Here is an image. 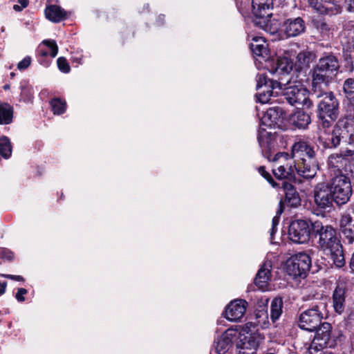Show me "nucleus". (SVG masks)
<instances>
[{"label":"nucleus","mask_w":354,"mask_h":354,"mask_svg":"<svg viewBox=\"0 0 354 354\" xmlns=\"http://www.w3.org/2000/svg\"><path fill=\"white\" fill-rule=\"evenodd\" d=\"M312 89V95L317 100L315 113L318 127L321 129L330 128L339 117V101L332 91H324L313 87Z\"/></svg>","instance_id":"1"},{"label":"nucleus","mask_w":354,"mask_h":354,"mask_svg":"<svg viewBox=\"0 0 354 354\" xmlns=\"http://www.w3.org/2000/svg\"><path fill=\"white\" fill-rule=\"evenodd\" d=\"M318 136L319 144L325 149L337 148L342 142L354 145V127L347 119H339L331 130L322 129Z\"/></svg>","instance_id":"2"},{"label":"nucleus","mask_w":354,"mask_h":354,"mask_svg":"<svg viewBox=\"0 0 354 354\" xmlns=\"http://www.w3.org/2000/svg\"><path fill=\"white\" fill-rule=\"evenodd\" d=\"M340 68L337 56L331 52H324L312 69V87L319 88L321 84L328 85Z\"/></svg>","instance_id":"3"},{"label":"nucleus","mask_w":354,"mask_h":354,"mask_svg":"<svg viewBox=\"0 0 354 354\" xmlns=\"http://www.w3.org/2000/svg\"><path fill=\"white\" fill-rule=\"evenodd\" d=\"M310 226V239L317 240L320 250L340 237L337 227L327 221L319 219L312 220Z\"/></svg>","instance_id":"4"},{"label":"nucleus","mask_w":354,"mask_h":354,"mask_svg":"<svg viewBox=\"0 0 354 354\" xmlns=\"http://www.w3.org/2000/svg\"><path fill=\"white\" fill-rule=\"evenodd\" d=\"M312 266L310 257L306 252H299L289 257L285 263V270L294 279H305Z\"/></svg>","instance_id":"5"},{"label":"nucleus","mask_w":354,"mask_h":354,"mask_svg":"<svg viewBox=\"0 0 354 354\" xmlns=\"http://www.w3.org/2000/svg\"><path fill=\"white\" fill-rule=\"evenodd\" d=\"M263 67L274 75H286L292 71H295L294 58L292 54L286 51L282 55H277L276 53L271 55L265 61Z\"/></svg>","instance_id":"6"},{"label":"nucleus","mask_w":354,"mask_h":354,"mask_svg":"<svg viewBox=\"0 0 354 354\" xmlns=\"http://www.w3.org/2000/svg\"><path fill=\"white\" fill-rule=\"evenodd\" d=\"M249 325L255 328L257 326L252 322L245 324V328L236 335V348L239 349V354H255L260 343L264 339L259 333H252Z\"/></svg>","instance_id":"7"},{"label":"nucleus","mask_w":354,"mask_h":354,"mask_svg":"<svg viewBox=\"0 0 354 354\" xmlns=\"http://www.w3.org/2000/svg\"><path fill=\"white\" fill-rule=\"evenodd\" d=\"M328 184L337 206L345 205L350 201L353 189L349 176L336 174Z\"/></svg>","instance_id":"8"},{"label":"nucleus","mask_w":354,"mask_h":354,"mask_svg":"<svg viewBox=\"0 0 354 354\" xmlns=\"http://www.w3.org/2000/svg\"><path fill=\"white\" fill-rule=\"evenodd\" d=\"M293 160L294 167L299 176L306 179L313 178L317 174L318 161L317 153L308 156V153L301 152L290 153Z\"/></svg>","instance_id":"9"},{"label":"nucleus","mask_w":354,"mask_h":354,"mask_svg":"<svg viewBox=\"0 0 354 354\" xmlns=\"http://www.w3.org/2000/svg\"><path fill=\"white\" fill-rule=\"evenodd\" d=\"M286 117V113L281 107H271L266 111L261 120L260 129L257 134V140L260 145L263 142V137L268 134L266 129L263 127H266L270 129L279 127Z\"/></svg>","instance_id":"10"},{"label":"nucleus","mask_w":354,"mask_h":354,"mask_svg":"<svg viewBox=\"0 0 354 354\" xmlns=\"http://www.w3.org/2000/svg\"><path fill=\"white\" fill-rule=\"evenodd\" d=\"M322 319L323 314L319 306L313 305L300 313L297 324L301 330L314 332L321 325Z\"/></svg>","instance_id":"11"},{"label":"nucleus","mask_w":354,"mask_h":354,"mask_svg":"<svg viewBox=\"0 0 354 354\" xmlns=\"http://www.w3.org/2000/svg\"><path fill=\"white\" fill-rule=\"evenodd\" d=\"M256 94L258 102L266 104L271 103L273 90L280 86L281 83L277 80L269 78L265 73H259L256 77Z\"/></svg>","instance_id":"12"},{"label":"nucleus","mask_w":354,"mask_h":354,"mask_svg":"<svg viewBox=\"0 0 354 354\" xmlns=\"http://www.w3.org/2000/svg\"><path fill=\"white\" fill-rule=\"evenodd\" d=\"M312 220L297 219L292 221L288 227V238L295 243H306L310 239Z\"/></svg>","instance_id":"13"},{"label":"nucleus","mask_w":354,"mask_h":354,"mask_svg":"<svg viewBox=\"0 0 354 354\" xmlns=\"http://www.w3.org/2000/svg\"><path fill=\"white\" fill-rule=\"evenodd\" d=\"M282 96L292 106L301 104L307 107L312 106V102L308 97V91L302 84L286 87L282 92Z\"/></svg>","instance_id":"14"},{"label":"nucleus","mask_w":354,"mask_h":354,"mask_svg":"<svg viewBox=\"0 0 354 354\" xmlns=\"http://www.w3.org/2000/svg\"><path fill=\"white\" fill-rule=\"evenodd\" d=\"M280 189H283L284 198L280 200L276 214L281 215L286 205L290 207L301 205V199L294 183H281Z\"/></svg>","instance_id":"15"},{"label":"nucleus","mask_w":354,"mask_h":354,"mask_svg":"<svg viewBox=\"0 0 354 354\" xmlns=\"http://www.w3.org/2000/svg\"><path fill=\"white\" fill-rule=\"evenodd\" d=\"M306 21L300 16L286 15L282 21L281 32L286 38L296 37L305 33Z\"/></svg>","instance_id":"16"},{"label":"nucleus","mask_w":354,"mask_h":354,"mask_svg":"<svg viewBox=\"0 0 354 354\" xmlns=\"http://www.w3.org/2000/svg\"><path fill=\"white\" fill-rule=\"evenodd\" d=\"M313 197L317 207L324 211L330 209L333 207V203H335L328 183L317 184L313 191Z\"/></svg>","instance_id":"17"},{"label":"nucleus","mask_w":354,"mask_h":354,"mask_svg":"<svg viewBox=\"0 0 354 354\" xmlns=\"http://www.w3.org/2000/svg\"><path fill=\"white\" fill-rule=\"evenodd\" d=\"M273 0H252V22L254 26H265L266 17H271Z\"/></svg>","instance_id":"18"},{"label":"nucleus","mask_w":354,"mask_h":354,"mask_svg":"<svg viewBox=\"0 0 354 354\" xmlns=\"http://www.w3.org/2000/svg\"><path fill=\"white\" fill-rule=\"evenodd\" d=\"M332 325L328 322H322L321 325L314 331L315 335L311 346H314L316 351H319L326 347H334L335 342L331 341Z\"/></svg>","instance_id":"19"},{"label":"nucleus","mask_w":354,"mask_h":354,"mask_svg":"<svg viewBox=\"0 0 354 354\" xmlns=\"http://www.w3.org/2000/svg\"><path fill=\"white\" fill-rule=\"evenodd\" d=\"M309 6L317 13L333 17L342 12V6L338 0H308Z\"/></svg>","instance_id":"20"},{"label":"nucleus","mask_w":354,"mask_h":354,"mask_svg":"<svg viewBox=\"0 0 354 354\" xmlns=\"http://www.w3.org/2000/svg\"><path fill=\"white\" fill-rule=\"evenodd\" d=\"M348 288L345 283H337L332 292L330 298L334 312L342 315L346 308V298L348 295Z\"/></svg>","instance_id":"21"},{"label":"nucleus","mask_w":354,"mask_h":354,"mask_svg":"<svg viewBox=\"0 0 354 354\" xmlns=\"http://www.w3.org/2000/svg\"><path fill=\"white\" fill-rule=\"evenodd\" d=\"M272 174L277 181V184H279V189H280L281 183H294L295 184H299L302 182L300 179L301 176H299L294 167V165H281L277 169H272Z\"/></svg>","instance_id":"22"},{"label":"nucleus","mask_w":354,"mask_h":354,"mask_svg":"<svg viewBox=\"0 0 354 354\" xmlns=\"http://www.w3.org/2000/svg\"><path fill=\"white\" fill-rule=\"evenodd\" d=\"M248 306V304L245 299H234L225 307L223 315L230 322L240 321L245 314Z\"/></svg>","instance_id":"23"},{"label":"nucleus","mask_w":354,"mask_h":354,"mask_svg":"<svg viewBox=\"0 0 354 354\" xmlns=\"http://www.w3.org/2000/svg\"><path fill=\"white\" fill-rule=\"evenodd\" d=\"M322 250L330 252V259L335 268L340 269L346 266L344 249L341 243L340 237L322 249Z\"/></svg>","instance_id":"24"},{"label":"nucleus","mask_w":354,"mask_h":354,"mask_svg":"<svg viewBox=\"0 0 354 354\" xmlns=\"http://www.w3.org/2000/svg\"><path fill=\"white\" fill-rule=\"evenodd\" d=\"M328 165L329 168L334 169V171H337L338 174L348 176L349 174L353 173V165L350 159L338 153H333L329 156Z\"/></svg>","instance_id":"25"},{"label":"nucleus","mask_w":354,"mask_h":354,"mask_svg":"<svg viewBox=\"0 0 354 354\" xmlns=\"http://www.w3.org/2000/svg\"><path fill=\"white\" fill-rule=\"evenodd\" d=\"M237 331L229 328L222 335L214 342L215 354H226L232 346Z\"/></svg>","instance_id":"26"},{"label":"nucleus","mask_w":354,"mask_h":354,"mask_svg":"<svg viewBox=\"0 0 354 354\" xmlns=\"http://www.w3.org/2000/svg\"><path fill=\"white\" fill-rule=\"evenodd\" d=\"M339 227L345 243L353 244L354 243V217L348 213L342 214Z\"/></svg>","instance_id":"27"},{"label":"nucleus","mask_w":354,"mask_h":354,"mask_svg":"<svg viewBox=\"0 0 354 354\" xmlns=\"http://www.w3.org/2000/svg\"><path fill=\"white\" fill-rule=\"evenodd\" d=\"M288 121L295 128L306 129L311 122V118L304 109H299L288 115Z\"/></svg>","instance_id":"28"},{"label":"nucleus","mask_w":354,"mask_h":354,"mask_svg":"<svg viewBox=\"0 0 354 354\" xmlns=\"http://www.w3.org/2000/svg\"><path fill=\"white\" fill-rule=\"evenodd\" d=\"M252 42L250 44V48L253 55L261 57L262 60L265 61L271 57L270 51L268 48V44L266 40L262 37H254L252 39Z\"/></svg>","instance_id":"29"},{"label":"nucleus","mask_w":354,"mask_h":354,"mask_svg":"<svg viewBox=\"0 0 354 354\" xmlns=\"http://www.w3.org/2000/svg\"><path fill=\"white\" fill-rule=\"evenodd\" d=\"M316 59V54L314 51L305 49L300 51L296 56V62H294L295 72L299 73L303 69L310 67L311 63Z\"/></svg>","instance_id":"30"},{"label":"nucleus","mask_w":354,"mask_h":354,"mask_svg":"<svg viewBox=\"0 0 354 354\" xmlns=\"http://www.w3.org/2000/svg\"><path fill=\"white\" fill-rule=\"evenodd\" d=\"M44 15L48 21L55 24L68 18L67 12L61 6L55 4L47 5L44 10Z\"/></svg>","instance_id":"31"},{"label":"nucleus","mask_w":354,"mask_h":354,"mask_svg":"<svg viewBox=\"0 0 354 354\" xmlns=\"http://www.w3.org/2000/svg\"><path fill=\"white\" fill-rule=\"evenodd\" d=\"M316 144L308 138H299L291 147V153L301 152L308 156L316 153Z\"/></svg>","instance_id":"32"},{"label":"nucleus","mask_w":354,"mask_h":354,"mask_svg":"<svg viewBox=\"0 0 354 354\" xmlns=\"http://www.w3.org/2000/svg\"><path fill=\"white\" fill-rule=\"evenodd\" d=\"M58 46L54 39H45L36 50V55L55 57L58 53Z\"/></svg>","instance_id":"33"},{"label":"nucleus","mask_w":354,"mask_h":354,"mask_svg":"<svg viewBox=\"0 0 354 354\" xmlns=\"http://www.w3.org/2000/svg\"><path fill=\"white\" fill-rule=\"evenodd\" d=\"M14 109L8 102L0 103V124H10L13 121Z\"/></svg>","instance_id":"34"},{"label":"nucleus","mask_w":354,"mask_h":354,"mask_svg":"<svg viewBox=\"0 0 354 354\" xmlns=\"http://www.w3.org/2000/svg\"><path fill=\"white\" fill-rule=\"evenodd\" d=\"M312 26L323 36H329L331 33L333 25L328 24L325 18L315 17L311 21Z\"/></svg>","instance_id":"35"},{"label":"nucleus","mask_w":354,"mask_h":354,"mask_svg":"<svg viewBox=\"0 0 354 354\" xmlns=\"http://www.w3.org/2000/svg\"><path fill=\"white\" fill-rule=\"evenodd\" d=\"M270 270L263 265L258 270L254 279V283L259 289L264 290L268 286V281L270 279Z\"/></svg>","instance_id":"36"},{"label":"nucleus","mask_w":354,"mask_h":354,"mask_svg":"<svg viewBox=\"0 0 354 354\" xmlns=\"http://www.w3.org/2000/svg\"><path fill=\"white\" fill-rule=\"evenodd\" d=\"M283 301L281 297H274L270 304V319L273 323L277 322L283 313Z\"/></svg>","instance_id":"37"},{"label":"nucleus","mask_w":354,"mask_h":354,"mask_svg":"<svg viewBox=\"0 0 354 354\" xmlns=\"http://www.w3.org/2000/svg\"><path fill=\"white\" fill-rule=\"evenodd\" d=\"M271 17H266L265 19V26H255L256 27L260 28L267 32H269L270 34H276L279 32H281V25L282 21L279 22L278 20L274 19H271Z\"/></svg>","instance_id":"38"},{"label":"nucleus","mask_w":354,"mask_h":354,"mask_svg":"<svg viewBox=\"0 0 354 354\" xmlns=\"http://www.w3.org/2000/svg\"><path fill=\"white\" fill-rule=\"evenodd\" d=\"M12 145L10 140L6 136L0 137V156L5 159H8L12 156Z\"/></svg>","instance_id":"39"},{"label":"nucleus","mask_w":354,"mask_h":354,"mask_svg":"<svg viewBox=\"0 0 354 354\" xmlns=\"http://www.w3.org/2000/svg\"><path fill=\"white\" fill-rule=\"evenodd\" d=\"M51 111L55 115H62L65 113L66 110V102L65 100L59 97L53 98L50 101Z\"/></svg>","instance_id":"40"},{"label":"nucleus","mask_w":354,"mask_h":354,"mask_svg":"<svg viewBox=\"0 0 354 354\" xmlns=\"http://www.w3.org/2000/svg\"><path fill=\"white\" fill-rule=\"evenodd\" d=\"M345 104L346 113L342 119H347L350 122L353 124L354 121V95L349 96L346 95Z\"/></svg>","instance_id":"41"},{"label":"nucleus","mask_w":354,"mask_h":354,"mask_svg":"<svg viewBox=\"0 0 354 354\" xmlns=\"http://www.w3.org/2000/svg\"><path fill=\"white\" fill-rule=\"evenodd\" d=\"M20 97L21 100L24 102H28L33 98L32 88L28 84L27 82L24 81L20 83Z\"/></svg>","instance_id":"42"},{"label":"nucleus","mask_w":354,"mask_h":354,"mask_svg":"<svg viewBox=\"0 0 354 354\" xmlns=\"http://www.w3.org/2000/svg\"><path fill=\"white\" fill-rule=\"evenodd\" d=\"M343 70L346 73H351L354 71L353 56L351 53L344 52L343 54Z\"/></svg>","instance_id":"43"},{"label":"nucleus","mask_w":354,"mask_h":354,"mask_svg":"<svg viewBox=\"0 0 354 354\" xmlns=\"http://www.w3.org/2000/svg\"><path fill=\"white\" fill-rule=\"evenodd\" d=\"M258 171L273 188L279 189V184H277L275 179L268 171L266 170V167L264 166H260L258 168Z\"/></svg>","instance_id":"44"},{"label":"nucleus","mask_w":354,"mask_h":354,"mask_svg":"<svg viewBox=\"0 0 354 354\" xmlns=\"http://www.w3.org/2000/svg\"><path fill=\"white\" fill-rule=\"evenodd\" d=\"M134 31L127 27L120 32L121 44L124 46L134 37Z\"/></svg>","instance_id":"45"},{"label":"nucleus","mask_w":354,"mask_h":354,"mask_svg":"<svg viewBox=\"0 0 354 354\" xmlns=\"http://www.w3.org/2000/svg\"><path fill=\"white\" fill-rule=\"evenodd\" d=\"M57 65L58 69L63 73H69L71 66L68 60L64 57H59L57 59Z\"/></svg>","instance_id":"46"},{"label":"nucleus","mask_w":354,"mask_h":354,"mask_svg":"<svg viewBox=\"0 0 354 354\" xmlns=\"http://www.w3.org/2000/svg\"><path fill=\"white\" fill-rule=\"evenodd\" d=\"M343 91L346 95H354V78L346 79L343 84Z\"/></svg>","instance_id":"47"},{"label":"nucleus","mask_w":354,"mask_h":354,"mask_svg":"<svg viewBox=\"0 0 354 354\" xmlns=\"http://www.w3.org/2000/svg\"><path fill=\"white\" fill-rule=\"evenodd\" d=\"M84 55L82 52L75 51L71 53V60L73 64H76L75 66H78L83 64Z\"/></svg>","instance_id":"48"},{"label":"nucleus","mask_w":354,"mask_h":354,"mask_svg":"<svg viewBox=\"0 0 354 354\" xmlns=\"http://www.w3.org/2000/svg\"><path fill=\"white\" fill-rule=\"evenodd\" d=\"M0 255L2 259H6V261L10 262L12 261L15 258V253L6 248H4L1 252Z\"/></svg>","instance_id":"49"},{"label":"nucleus","mask_w":354,"mask_h":354,"mask_svg":"<svg viewBox=\"0 0 354 354\" xmlns=\"http://www.w3.org/2000/svg\"><path fill=\"white\" fill-rule=\"evenodd\" d=\"M31 63V57L29 56L25 57L21 62L17 64V68L19 70L26 69Z\"/></svg>","instance_id":"50"},{"label":"nucleus","mask_w":354,"mask_h":354,"mask_svg":"<svg viewBox=\"0 0 354 354\" xmlns=\"http://www.w3.org/2000/svg\"><path fill=\"white\" fill-rule=\"evenodd\" d=\"M36 57L37 62L44 67H48L52 62L53 57H42L36 55Z\"/></svg>","instance_id":"51"},{"label":"nucleus","mask_w":354,"mask_h":354,"mask_svg":"<svg viewBox=\"0 0 354 354\" xmlns=\"http://www.w3.org/2000/svg\"><path fill=\"white\" fill-rule=\"evenodd\" d=\"M28 290L24 288H19L15 295V298L19 302H24L25 301L24 295H26Z\"/></svg>","instance_id":"52"},{"label":"nucleus","mask_w":354,"mask_h":354,"mask_svg":"<svg viewBox=\"0 0 354 354\" xmlns=\"http://www.w3.org/2000/svg\"><path fill=\"white\" fill-rule=\"evenodd\" d=\"M19 4L13 6V9L17 12L21 11L24 8H26L29 3L28 0H17Z\"/></svg>","instance_id":"53"},{"label":"nucleus","mask_w":354,"mask_h":354,"mask_svg":"<svg viewBox=\"0 0 354 354\" xmlns=\"http://www.w3.org/2000/svg\"><path fill=\"white\" fill-rule=\"evenodd\" d=\"M282 157L284 158L285 160H288L290 157V154L286 152H278L274 155L272 159L270 158V156H268V159L270 161L276 162Z\"/></svg>","instance_id":"54"},{"label":"nucleus","mask_w":354,"mask_h":354,"mask_svg":"<svg viewBox=\"0 0 354 354\" xmlns=\"http://www.w3.org/2000/svg\"><path fill=\"white\" fill-rule=\"evenodd\" d=\"M5 278L12 279L17 281H25V279L21 275H13V274H5L3 275Z\"/></svg>","instance_id":"55"},{"label":"nucleus","mask_w":354,"mask_h":354,"mask_svg":"<svg viewBox=\"0 0 354 354\" xmlns=\"http://www.w3.org/2000/svg\"><path fill=\"white\" fill-rule=\"evenodd\" d=\"M345 3L346 5V10L348 12L354 13V0H345Z\"/></svg>","instance_id":"56"},{"label":"nucleus","mask_w":354,"mask_h":354,"mask_svg":"<svg viewBox=\"0 0 354 354\" xmlns=\"http://www.w3.org/2000/svg\"><path fill=\"white\" fill-rule=\"evenodd\" d=\"M339 154L349 159V158L352 157L354 155V149H346L344 151H342Z\"/></svg>","instance_id":"57"},{"label":"nucleus","mask_w":354,"mask_h":354,"mask_svg":"<svg viewBox=\"0 0 354 354\" xmlns=\"http://www.w3.org/2000/svg\"><path fill=\"white\" fill-rule=\"evenodd\" d=\"M165 15L163 14L159 15L156 19V23L159 26L163 25L165 24Z\"/></svg>","instance_id":"58"},{"label":"nucleus","mask_w":354,"mask_h":354,"mask_svg":"<svg viewBox=\"0 0 354 354\" xmlns=\"http://www.w3.org/2000/svg\"><path fill=\"white\" fill-rule=\"evenodd\" d=\"M348 266L351 270V272L354 273V252L352 253L351 257L349 259Z\"/></svg>","instance_id":"59"},{"label":"nucleus","mask_w":354,"mask_h":354,"mask_svg":"<svg viewBox=\"0 0 354 354\" xmlns=\"http://www.w3.org/2000/svg\"><path fill=\"white\" fill-rule=\"evenodd\" d=\"M6 286H7L6 281H3V282L0 281V296H1L2 295H3L5 293Z\"/></svg>","instance_id":"60"},{"label":"nucleus","mask_w":354,"mask_h":354,"mask_svg":"<svg viewBox=\"0 0 354 354\" xmlns=\"http://www.w3.org/2000/svg\"><path fill=\"white\" fill-rule=\"evenodd\" d=\"M279 214H277L275 216L273 217L272 221V226L274 227H277L279 223Z\"/></svg>","instance_id":"61"},{"label":"nucleus","mask_w":354,"mask_h":354,"mask_svg":"<svg viewBox=\"0 0 354 354\" xmlns=\"http://www.w3.org/2000/svg\"><path fill=\"white\" fill-rule=\"evenodd\" d=\"M277 227H274L273 226H272L271 233H270L271 236H273V234L277 232Z\"/></svg>","instance_id":"62"},{"label":"nucleus","mask_w":354,"mask_h":354,"mask_svg":"<svg viewBox=\"0 0 354 354\" xmlns=\"http://www.w3.org/2000/svg\"><path fill=\"white\" fill-rule=\"evenodd\" d=\"M10 88V86L9 84H5L3 86V88L5 90V91H7V90H9Z\"/></svg>","instance_id":"63"},{"label":"nucleus","mask_w":354,"mask_h":354,"mask_svg":"<svg viewBox=\"0 0 354 354\" xmlns=\"http://www.w3.org/2000/svg\"><path fill=\"white\" fill-rule=\"evenodd\" d=\"M322 354H337L335 353L329 352V351H324Z\"/></svg>","instance_id":"64"}]
</instances>
